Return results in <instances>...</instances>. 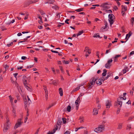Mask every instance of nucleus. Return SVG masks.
<instances>
[{
	"instance_id": "f257e3e1",
	"label": "nucleus",
	"mask_w": 134,
	"mask_h": 134,
	"mask_svg": "<svg viewBox=\"0 0 134 134\" xmlns=\"http://www.w3.org/2000/svg\"><path fill=\"white\" fill-rule=\"evenodd\" d=\"M105 126L104 125H99L97 128L95 129L94 131L97 133H100L103 131L105 129Z\"/></svg>"
},
{
	"instance_id": "f03ea898",
	"label": "nucleus",
	"mask_w": 134,
	"mask_h": 134,
	"mask_svg": "<svg viewBox=\"0 0 134 134\" xmlns=\"http://www.w3.org/2000/svg\"><path fill=\"white\" fill-rule=\"evenodd\" d=\"M109 21L110 23V25L111 27L112 25L113 24L114 21L113 19H115V17L113 14H110L108 15Z\"/></svg>"
},
{
	"instance_id": "7ed1b4c3",
	"label": "nucleus",
	"mask_w": 134,
	"mask_h": 134,
	"mask_svg": "<svg viewBox=\"0 0 134 134\" xmlns=\"http://www.w3.org/2000/svg\"><path fill=\"white\" fill-rule=\"evenodd\" d=\"M21 119H19L18 120L17 122L15 124V126L14 127V129H16L18 127L21 125L22 122H21Z\"/></svg>"
},
{
	"instance_id": "20e7f679",
	"label": "nucleus",
	"mask_w": 134,
	"mask_h": 134,
	"mask_svg": "<svg viewBox=\"0 0 134 134\" xmlns=\"http://www.w3.org/2000/svg\"><path fill=\"white\" fill-rule=\"evenodd\" d=\"M95 78L94 77H93L92 78V80H90V84H89L88 85L89 87H88V88H91L92 87V85H94L95 83Z\"/></svg>"
},
{
	"instance_id": "39448f33",
	"label": "nucleus",
	"mask_w": 134,
	"mask_h": 134,
	"mask_svg": "<svg viewBox=\"0 0 134 134\" xmlns=\"http://www.w3.org/2000/svg\"><path fill=\"white\" fill-rule=\"evenodd\" d=\"M100 6L103 7V10H105L110 8V6H107L105 3H103L100 5Z\"/></svg>"
},
{
	"instance_id": "423d86ee",
	"label": "nucleus",
	"mask_w": 134,
	"mask_h": 134,
	"mask_svg": "<svg viewBox=\"0 0 134 134\" xmlns=\"http://www.w3.org/2000/svg\"><path fill=\"white\" fill-rule=\"evenodd\" d=\"M31 1L30 0H27L25 1L24 3V7H26L29 6L31 4Z\"/></svg>"
},
{
	"instance_id": "0eeeda50",
	"label": "nucleus",
	"mask_w": 134,
	"mask_h": 134,
	"mask_svg": "<svg viewBox=\"0 0 134 134\" xmlns=\"http://www.w3.org/2000/svg\"><path fill=\"white\" fill-rule=\"evenodd\" d=\"M95 81L96 83L97 84L101 85L102 84L101 80L100 79H98L96 78L95 79Z\"/></svg>"
},
{
	"instance_id": "6e6552de",
	"label": "nucleus",
	"mask_w": 134,
	"mask_h": 134,
	"mask_svg": "<svg viewBox=\"0 0 134 134\" xmlns=\"http://www.w3.org/2000/svg\"><path fill=\"white\" fill-rule=\"evenodd\" d=\"M121 55H115V57H114V62H117L118 60V58L121 57Z\"/></svg>"
},
{
	"instance_id": "1a4fd4ad",
	"label": "nucleus",
	"mask_w": 134,
	"mask_h": 134,
	"mask_svg": "<svg viewBox=\"0 0 134 134\" xmlns=\"http://www.w3.org/2000/svg\"><path fill=\"white\" fill-rule=\"evenodd\" d=\"M111 105V102H109V100H107L106 104V108H108V106H109V108H110V106Z\"/></svg>"
},
{
	"instance_id": "9d476101",
	"label": "nucleus",
	"mask_w": 134,
	"mask_h": 134,
	"mask_svg": "<svg viewBox=\"0 0 134 134\" xmlns=\"http://www.w3.org/2000/svg\"><path fill=\"white\" fill-rule=\"evenodd\" d=\"M71 106L70 105H69L68 106L67 108L66 109L64 108V111H67L68 112H69L71 111Z\"/></svg>"
},
{
	"instance_id": "9b49d317",
	"label": "nucleus",
	"mask_w": 134,
	"mask_h": 134,
	"mask_svg": "<svg viewBox=\"0 0 134 134\" xmlns=\"http://www.w3.org/2000/svg\"><path fill=\"white\" fill-rule=\"evenodd\" d=\"M93 115H96L98 114V110H97L96 108H94L93 110Z\"/></svg>"
},
{
	"instance_id": "f8f14e48",
	"label": "nucleus",
	"mask_w": 134,
	"mask_h": 134,
	"mask_svg": "<svg viewBox=\"0 0 134 134\" xmlns=\"http://www.w3.org/2000/svg\"><path fill=\"white\" fill-rule=\"evenodd\" d=\"M59 91L60 96H62L63 95V90L61 88H60L59 89Z\"/></svg>"
},
{
	"instance_id": "ddd939ff",
	"label": "nucleus",
	"mask_w": 134,
	"mask_h": 134,
	"mask_svg": "<svg viewBox=\"0 0 134 134\" xmlns=\"http://www.w3.org/2000/svg\"><path fill=\"white\" fill-rule=\"evenodd\" d=\"M55 2L54 0H49L47 1V2L45 3L46 4L48 3L49 4H53Z\"/></svg>"
},
{
	"instance_id": "4468645a",
	"label": "nucleus",
	"mask_w": 134,
	"mask_h": 134,
	"mask_svg": "<svg viewBox=\"0 0 134 134\" xmlns=\"http://www.w3.org/2000/svg\"><path fill=\"white\" fill-rule=\"evenodd\" d=\"M24 102L25 106V108L26 109L27 106V102L26 98H24Z\"/></svg>"
},
{
	"instance_id": "2eb2a0df",
	"label": "nucleus",
	"mask_w": 134,
	"mask_h": 134,
	"mask_svg": "<svg viewBox=\"0 0 134 134\" xmlns=\"http://www.w3.org/2000/svg\"><path fill=\"white\" fill-rule=\"evenodd\" d=\"M121 7L122 8L121 10H123L124 9V11H126L127 9V6H125L123 5H121Z\"/></svg>"
},
{
	"instance_id": "dca6fc26",
	"label": "nucleus",
	"mask_w": 134,
	"mask_h": 134,
	"mask_svg": "<svg viewBox=\"0 0 134 134\" xmlns=\"http://www.w3.org/2000/svg\"><path fill=\"white\" fill-rule=\"evenodd\" d=\"M58 80H54L52 82V84H53L55 86H57V83H58Z\"/></svg>"
},
{
	"instance_id": "f3484780",
	"label": "nucleus",
	"mask_w": 134,
	"mask_h": 134,
	"mask_svg": "<svg viewBox=\"0 0 134 134\" xmlns=\"http://www.w3.org/2000/svg\"><path fill=\"white\" fill-rule=\"evenodd\" d=\"M103 72L102 74V75L103 76H106L107 74V70L106 69H104L103 70Z\"/></svg>"
},
{
	"instance_id": "a211bd4d",
	"label": "nucleus",
	"mask_w": 134,
	"mask_h": 134,
	"mask_svg": "<svg viewBox=\"0 0 134 134\" xmlns=\"http://www.w3.org/2000/svg\"><path fill=\"white\" fill-rule=\"evenodd\" d=\"M98 37L99 38H102V37H100V36L99 35V33L96 34L93 36V37Z\"/></svg>"
},
{
	"instance_id": "6ab92c4d",
	"label": "nucleus",
	"mask_w": 134,
	"mask_h": 134,
	"mask_svg": "<svg viewBox=\"0 0 134 134\" xmlns=\"http://www.w3.org/2000/svg\"><path fill=\"white\" fill-rule=\"evenodd\" d=\"M25 88L27 90L31 92L32 91V89L30 87H29L27 85L25 86Z\"/></svg>"
},
{
	"instance_id": "aec40b11",
	"label": "nucleus",
	"mask_w": 134,
	"mask_h": 134,
	"mask_svg": "<svg viewBox=\"0 0 134 134\" xmlns=\"http://www.w3.org/2000/svg\"><path fill=\"white\" fill-rule=\"evenodd\" d=\"M132 34V32L131 31H130L128 33V34L126 35V37H128V38H129Z\"/></svg>"
},
{
	"instance_id": "412c9836",
	"label": "nucleus",
	"mask_w": 134,
	"mask_h": 134,
	"mask_svg": "<svg viewBox=\"0 0 134 134\" xmlns=\"http://www.w3.org/2000/svg\"><path fill=\"white\" fill-rule=\"evenodd\" d=\"M52 8L55 10H58L59 9V7L56 5L52 6Z\"/></svg>"
},
{
	"instance_id": "4be33fe9",
	"label": "nucleus",
	"mask_w": 134,
	"mask_h": 134,
	"mask_svg": "<svg viewBox=\"0 0 134 134\" xmlns=\"http://www.w3.org/2000/svg\"><path fill=\"white\" fill-rule=\"evenodd\" d=\"M9 120H8L6 122V125L5 126L6 127H8V128H9L10 127L9 126Z\"/></svg>"
},
{
	"instance_id": "5701e85b",
	"label": "nucleus",
	"mask_w": 134,
	"mask_h": 134,
	"mask_svg": "<svg viewBox=\"0 0 134 134\" xmlns=\"http://www.w3.org/2000/svg\"><path fill=\"white\" fill-rule=\"evenodd\" d=\"M84 32L83 30H82L79 31L78 33L77 34V36H78L80 35Z\"/></svg>"
},
{
	"instance_id": "b1692460",
	"label": "nucleus",
	"mask_w": 134,
	"mask_h": 134,
	"mask_svg": "<svg viewBox=\"0 0 134 134\" xmlns=\"http://www.w3.org/2000/svg\"><path fill=\"white\" fill-rule=\"evenodd\" d=\"M113 62V60L112 59H110L109 60L107 61V64H109V65H111V64H110Z\"/></svg>"
},
{
	"instance_id": "393cba45",
	"label": "nucleus",
	"mask_w": 134,
	"mask_h": 134,
	"mask_svg": "<svg viewBox=\"0 0 134 134\" xmlns=\"http://www.w3.org/2000/svg\"><path fill=\"white\" fill-rule=\"evenodd\" d=\"M111 66V65H109V64H108L107 63L105 65V67L107 68H110V66Z\"/></svg>"
},
{
	"instance_id": "a878e982",
	"label": "nucleus",
	"mask_w": 134,
	"mask_h": 134,
	"mask_svg": "<svg viewBox=\"0 0 134 134\" xmlns=\"http://www.w3.org/2000/svg\"><path fill=\"white\" fill-rule=\"evenodd\" d=\"M62 122L61 118H60L58 119V121L57 123L61 124Z\"/></svg>"
},
{
	"instance_id": "bb28decb",
	"label": "nucleus",
	"mask_w": 134,
	"mask_h": 134,
	"mask_svg": "<svg viewBox=\"0 0 134 134\" xmlns=\"http://www.w3.org/2000/svg\"><path fill=\"white\" fill-rule=\"evenodd\" d=\"M58 129V127L57 126V125H56V126L55 127V128H54V129H53V132L54 133Z\"/></svg>"
},
{
	"instance_id": "cd10ccee",
	"label": "nucleus",
	"mask_w": 134,
	"mask_h": 134,
	"mask_svg": "<svg viewBox=\"0 0 134 134\" xmlns=\"http://www.w3.org/2000/svg\"><path fill=\"white\" fill-rule=\"evenodd\" d=\"M62 120H63V123L64 124H65L66 123V118H62Z\"/></svg>"
},
{
	"instance_id": "c85d7f7f",
	"label": "nucleus",
	"mask_w": 134,
	"mask_h": 134,
	"mask_svg": "<svg viewBox=\"0 0 134 134\" xmlns=\"http://www.w3.org/2000/svg\"><path fill=\"white\" fill-rule=\"evenodd\" d=\"M39 11L42 15L45 14V13L42 10H39Z\"/></svg>"
},
{
	"instance_id": "c756f323",
	"label": "nucleus",
	"mask_w": 134,
	"mask_h": 134,
	"mask_svg": "<svg viewBox=\"0 0 134 134\" xmlns=\"http://www.w3.org/2000/svg\"><path fill=\"white\" fill-rule=\"evenodd\" d=\"M83 8H80L76 10L75 11H77V12H79L81 11H82L83 10Z\"/></svg>"
},
{
	"instance_id": "7c9ffc66",
	"label": "nucleus",
	"mask_w": 134,
	"mask_h": 134,
	"mask_svg": "<svg viewBox=\"0 0 134 134\" xmlns=\"http://www.w3.org/2000/svg\"><path fill=\"white\" fill-rule=\"evenodd\" d=\"M8 129V127L4 126V129H3V131L4 132H7Z\"/></svg>"
},
{
	"instance_id": "2f4dec72",
	"label": "nucleus",
	"mask_w": 134,
	"mask_h": 134,
	"mask_svg": "<svg viewBox=\"0 0 134 134\" xmlns=\"http://www.w3.org/2000/svg\"><path fill=\"white\" fill-rule=\"evenodd\" d=\"M59 68L60 70H61L62 72L63 73H64V72L63 71V69L62 66H59Z\"/></svg>"
},
{
	"instance_id": "473e14b6",
	"label": "nucleus",
	"mask_w": 134,
	"mask_h": 134,
	"mask_svg": "<svg viewBox=\"0 0 134 134\" xmlns=\"http://www.w3.org/2000/svg\"><path fill=\"white\" fill-rule=\"evenodd\" d=\"M54 105V103H53L52 104L50 105L47 108V110H49V109H50L51 108V107H52Z\"/></svg>"
},
{
	"instance_id": "72a5a7b5",
	"label": "nucleus",
	"mask_w": 134,
	"mask_h": 134,
	"mask_svg": "<svg viewBox=\"0 0 134 134\" xmlns=\"http://www.w3.org/2000/svg\"><path fill=\"white\" fill-rule=\"evenodd\" d=\"M105 10L106 12L107 13H111L112 12V10L110 9H109V10H107V9H106Z\"/></svg>"
},
{
	"instance_id": "f704fd0d",
	"label": "nucleus",
	"mask_w": 134,
	"mask_h": 134,
	"mask_svg": "<svg viewBox=\"0 0 134 134\" xmlns=\"http://www.w3.org/2000/svg\"><path fill=\"white\" fill-rule=\"evenodd\" d=\"M122 101H120L119 102H118V105H120V106L119 107H120L121 108V107L122 105Z\"/></svg>"
},
{
	"instance_id": "c9c22d12",
	"label": "nucleus",
	"mask_w": 134,
	"mask_h": 134,
	"mask_svg": "<svg viewBox=\"0 0 134 134\" xmlns=\"http://www.w3.org/2000/svg\"><path fill=\"white\" fill-rule=\"evenodd\" d=\"M27 81L26 80H24L23 81V84L24 85V86H25V85H27Z\"/></svg>"
},
{
	"instance_id": "e433bc0d",
	"label": "nucleus",
	"mask_w": 134,
	"mask_h": 134,
	"mask_svg": "<svg viewBox=\"0 0 134 134\" xmlns=\"http://www.w3.org/2000/svg\"><path fill=\"white\" fill-rule=\"evenodd\" d=\"M4 68H5V71L7 70L8 69L9 66L7 65H5Z\"/></svg>"
},
{
	"instance_id": "4c0bfd02",
	"label": "nucleus",
	"mask_w": 134,
	"mask_h": 134,
	"mask_svg": "<svg viewBox=\"0 0 134 134\" xmlns=\"http://www.w3.org/2000/svg\"><path fill=\"white\" fill-rule=\"evenodd\" d=\"M80 89V87H77L76 88L74 89L72 91L75 92V91H77L79 90Z\"/></svg>"
},
{
	"instance_id": "58836bf2",
	"label": "nucleus",
	"mask_w": 134,
	"mask_h": 134,
	"mask_svg": "<svg viewBox=\"0 0 134 134\" xmlns=\"http://www.w3.org/2000/svg\"><path fill=\"white\" fill-rule=\"evenodd\" d=\"M57 126H58V127L59 129V130L61 127V124H58V123H57Z\"/></svg>"
},
{
	"instance_id": "ea45409f",
	"label": "nucleus",
	"mask_w": 134,
	"mask_h": 134,
	"mask_svg": "<svg viewBox=\"0 0 134 134\" xmlns=\"http://www.w3.org/2000/svg\"><path fill=\"white\" fill-rule=\"evenodd\" d=\"M1 28L2 29V31L7 30V29L5 28L4 26H2V27H1Z\"/></svg>"
},
{
	"instance_id": "a19ab883",
	"label": "nucleus",
	"mask_w": 134,
	"mask_h": 134,
	"mask_svg": "<svg viewBox=\"0 0 134 134\" xmlns=\"http://www.w3.org/2000/svg\"><path fill=\"white\" fill-rule=\"evenodd\" d=\"M122 128V124H120L118 125V129H121Z\"/></svg>"
},
{
	"instance_id": "79ce46f5",
	"label": "nucleus",
	"mask_w": 134,
	"mask_h": 134,
	"mask_svg": "<svg viewBox=\"0 0 134 134\" xmlns=\"http://www.w3.org/2000/svg\"><path fill=\"white\" fill-rule=\"evenodd\" d=\"M27 98L28 100V102L29 103V104L31 103V100H30V99L29 98V97L28 96H27Z\"/></svg>"
},
{
	"instance_id": "37998d69",
	"label": "nucleus",
	"mask_w": 134,
	"mask_h": 134,
	"mask_svg": "<svg viewBox=\"0 0 134 134\" xmlns=\"http://www.w3.org/2000/svg\"><path fill=\"white\" fill-rule=\"evenodd\" d=\"M69 61H65V60H63V63H64H64L66 64H69Z\"/></svg>"
},
{
	"instance_id": "c03bdc74",
	"label": "nucleus",
	"mask_w": 134,
	"mask_h": 134,
	"mask_svg": "<svg viewBox=\"0 0 134 134\" xmlns=\"http://www.w3.org/2000/svg\"><path fill=\"white\" fill-rule=\"evenodd\" d=\"M120 109L119 108H118L117 109V111L116 112V114H118L120 111Z\"/></svg>"
},
{
	"instance_id": "a18cd8bd",
	"label": "nucleus",
	"mask_w": 134,
	"mask_h": 134,
	"mask_svg": "<svg viewBox=\"0 0 134 134\" xmlns=\"http://www.w3.org/2000/svg\"><path fill=\"white\" fill-rule=\"evenodd\" d=\"M60 13H59L57 14L56 16L59 19L60 18V16L59 15Z\"/></svg>"
},
{
	"instance_id": "49530a36",
	"label": "nucleus",
	"mask_w": 134,
	"mask_h": 134,
	"mask_svg": "<svg viewBox=\"0 0 134 134\" xmlns=\"http://www.w3.org/2000/svg\"><path fill=\"white\" fill-rule=\"evenodd\" d=\"M119 98L120 99H122L123 100H125L126 99V97L124 98L123 97H122L121 96H120Z\"/></svg>"
},
{
	"instance_id": "de8ad7c7",
	"label": "nucleus",
	"mask_w": 134,
	"mask_h": 134,
	"mask_svg": "<svg viewBox=\"0 0 134 134\" xmlns=\"http://www.w3.org/2000/svg\"><path fill=\"white\" fill-rule=\"evenodd\" d=\"M104 22L105 23V27L107 28V27H108V24L107 23V22L106 21H105Z\"/></svg>"
},
{
	"instance_id": "09e8293b",
	"label": "nucleus",
	"mask_w": 134,
	"mask_h": 134,
	"mask_svg": "<svg viewBox=\"0 0 134 134\" xmlns=\"http://www.w3.org/2000/svg\"><path fill=\"white\" fill-rule=\"evenodd\" d=\"M106 28L105 27V26L104 27H101V28L100 30L102 32H103V30L104 29H104H106Z\"/></svg>"
},
{
	"instance_id": "8fccbe9b",
	"label": "nucleus",
	"mask_w": 134,
	"mask_h": 134,
	"mask_svg": "<svg viewBox=\"0 0 134 134\" xmlns=\"http://www.w3.org/2000/svg\"><path fill=\"white\" fill-rule=\"evenodd\" d=\"M26 77L25 75L23 76V77L22 81H24V80H26Z\"/></svg>"
},
{
	"instance_id": "3c124183",
	"label": "nucleus",
	"mask_w": 134,
	"mask_h": 134,
	"mask_svg": "<svg viewBox=\"0 0 134 134\" xmlns=\"http://www.w3.org/2000/svg\"><path fill=\"white\" fill-rule=\"evenodd\" d=\"M5 22H6V24L7 25H9L11 23L10 21V22L7 21V20H5Z\"/></svg>"
},
{
	"instance_id": "603ef678",
	"label": "nucleus",
	"mask_w": 134,
	"mask_h": 134,
	"mask_svg": "<svg viewBox=\"0 0 134 134\" xmlns=\"http://www.w3.org/2000/svg\"><path fill=\"white\" fill-rule=\"evenodd\" d=\"M131 128V126L130 125H128L127 126L126 129L127 130L129 129V130H130V129Z\"/></svg>"
},
{
	"instance_id": "864d4df0",
	"label": "nucleus",
	"mask_w": 134,
	"mask_h": 134,
	"mask_svg": "<svg viewBox=\"0 0 134 134\" xmlns=\"http://www.w3.org/2000/svg\"><path fill=\"white\" fill-rule=\"evenodd\" d=\"M97 56L98 58H99V52L98 51H97Z\"/></svg>"
},
{
	"instance_id": "5fc2aeb1",
	"label": "nucleus",
	"mask_w": 134,
	"mask_h": 134,
	"mask_svg": "<svg viewBox=\"0 0 134 134\" xmlns=\"http://www.w3.org/2000/svg\"><path fill=\"white\" fill-rule=\"evenodd\" d=\"M51 51L53 53H59V52L58 51H53L52 50H51Z\"/></svg>"
},
{
	"instance_id": "6e6d98bb",
	"label": "nucleus",
	"mask_w": 134,
	"mask_h": 134,
	"mask_svg": "<svg viewBox=\"0 0 134 134\" xmlns=\"http://www.w3.org/2000/svg\"><path fill=\"white\" fill-rule=\"evenodd\" d=\"M100 79H101V81H102L103 82L105 80V79L104 78V77L103 76L101 77H100Z\"/></svg>"
},
{
	"instance_id": "4d7b16f0",
	"label": "nucleus",
	"mask_w": 134,
	"mask_h": 134,
	"mask_svg": "<svg viewBox=\"0 0 134 134\" xmlns=\"http://www.w3.org/2000/svg\"><path fill=\"white\" fill-rule=\"evenodd\" d=\"M127 71V70L126 69H124L122 70V72L124 74Z\"/></svg>"
},
{
	"instance_id": "13d9d810",
	"label": "nucleus",
	"mask_w": 134,
	"mask_h": 134,
	"mask_svg": "<svg viewBox=\"0 0 134 134\" xmlns=\"http://www.w3.org/2000/svg\"><path fill=\"white\" fill-rule=\"evenodd\" d=\"M13 113H14V114L15 116H16V115H15V114L16 113V112H15V110L14 109V108H13Z\"/></svg>"
},
{
	"instance_id": "bf43d9fd",
	"label": "nucleus",
	"mask_w": 134,
	"mask_h": 134,
	"mask_svg": "<svg viewBox=\"0 0 134 134\" xmlns=\"http://www.w3.org/2000/svg\"><path fill=\"white\" fill-rule=\"evenodd\" d=\"M45 94H46L47 96V94H48V92L47 89H45L44 90Z\"/></svg>"
},
{
	"instance_id": "052dcab7",
	"label": "nucleus",
	"mask_w": 134,
	"mask_h": 134,
	"mask_svg": "<svg viewBox=\"0 0 134 134\" xmlns=\"http://www.w3.org/2000/svg\"><path fill=\"white\" fill-rule=\"evenodd\" d=\"M13 44V42H12L11 43L9 44H7V46H8V47H10V46H12Z\"/></svg>"
},
{
	"instance_id": "680f3d73",
	"label": "nucleus",
	"mask_w": 134,
	"mask_h": 134,
	"mask_svg": "<svg viewBox=\"0 0 134 134\" xmlns=\"http://www.w3.org/2000/svg\"><path fill=\"white\" fill-rule=\"evenodd\" d=\"M0 116L2 119H3V116L2 115V112L1 111H0Z\"/></svg>"
},
{
	"instance_id": "e2e57ef3",
	"label": "nucleus",
	"mask_w": 134,
	"mask_h": 134,
	"mask_svg": "<svg viewBox=\"0 0 134 134\" xmlns=\"http://www.w3.org/2000/svg\"><path fill=\"white\" fill-rule=\"evenodd\" d=\"M18 73H15V74H13L14 77L16 78V80L17 79L16 76L18 75Z\"/></svg>"
},
{
	"instance_id": "0e129e2a",
	"label": "nucleus",
	"mask_w": 134,
	"mask_h": 134,
	"mask_svg": "<svg viewBox=\"0 0 134 134\" xmlns=\"http://www.w3.org/2000/svg\"><path fill=\"white\" fill-rule=\"evenodd\" d=\"M27 59V57L25 56H22L21 57V59L23 60H25Z\"/></svg>"
},
{
	"instance_id": "69168bd1",
	"label": "nucleus",
	"mask_w": 134,
	"mask_h": 134,
	"mask_svg": "<svg viewBox=\"0 0 134 134\" xmlns=\"http://www.w3.org/2000/svg\"><path fill=\"white\" fill-rule=\"evenodd\" d=\"M70 132L69 131H66L64 133V134H70Z\"/></svg>"
},
{
	"instance_id": "338daca9",
	"label": "nucleus",
	"mask_w": 134,
	"mask_h": 134,
	"mask_svg": "<svg viewBox=\"0 0 134 134\" xmlns=\"http://www.w3.org/2000/svg\"><path fill=\"white\" fill-rule=\"evenodd\" d=\"M114 9L115 10H116L118 9V8L116 6H115L114 8Z\"/></svg>"
},
{
	"instance_id": "774afa93",
	"label": "nucleus",
	"mask_w": 134,
	"mask_h": 134,
	"mask_svg": "<svg viewBox=\"0 0 134 134\" xmlns=\"http://www.w3.org/2000/svg\"><path fill=\"white\" fill-rule=\"evenodd\" d=\"M125 11H124L123 10H122V12H121V14L122 15H124L125 14Z\"/></svg>"
}]
</instances>
